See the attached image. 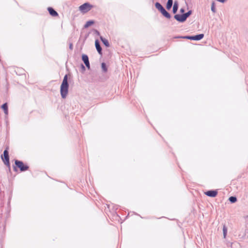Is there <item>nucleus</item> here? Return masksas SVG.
<instances>
[{
	"instance_id": "f257e3e1",
	"label": "nucleus",
	"mask_w": 248,
	"mask_h": 248,
	"mask_svg": "<svg viewBox=\"0 0 248 248\" xmlns=\"http://www.w3.org/2000/svg\"><path fill=\"white\" fill-rule=\"evenodd\" d=\"M69 83L68 82V75L64 76L62 84L60 87V93L62 98H65L68 93Z\"/></svg>"
},
{
	"instance_id": "f03ea898",
	"label": "nucleus",
	"mask_w": 248,
	"mask_h": 248,
	"mask_svg": "<svg viewBox=\"0 0 248 248\" xmlns=\"http://www.w3.org/2000/svg\"><path fill=\"white\" fill-rule=\"evenodd\" d=\"M18 168L20 171H25L29 169V167L25 164L23 161L16 160H15V165L13 166V169L15 171H17Z\"/></svg>"
},
{
	"instance_id": "7ed1b4c3",
	"label": "nucleus",
	"mask_w": 248,
	"mask_h": 248,
	"mask_svg": "<svg viewBox=\"0 0 248 248\" xmlns=\"http://www.w3.org/2000/svg\"><path fill=\"white\" fill-rule=\"evenodd\" d=\"M155 7L166 18L170 19L171 17L170 14L166 11L164 7L158 2L155 3Z\"/></svg>"
},
{
	"instance_id": "20e7f679",
	"label": "nucleus",
	"mask_w": 248,
	"mask_h": 248,
	"mask_svg": "<svg viewBox=\"0 0 248 248\" xmlns=\"http://www.w3.org/2000/svg\"><path fill=\"white\" fill-rule=\"evenodd\" d=\"M204 37V34L202 33L197 34L193 36H176L175 38H183V39H187L190 40H196L199 41L202 39Z\"/></svg>"
},
{
	"instance_id": "39448f33",
	"label": "nucleus",
	"mask_w": 248,
	"mask_h": 248,
	"mask_svg": "<svg viewBox=\"0 0 248 248\" xmlns=\"http://www.w3.org/2000/svg\"><path fill=\"white\" fill-rule=\"evenodd\" d=\"M92 7V5L88 2H86L81 5L79 9L82 13H85L89 11Z\"/></svg>"
},
{
	"instance_id": "423d86ee",
	"label": "nucleus",
	"mask_w": 248,
	"mask_h": 248,
	"mask_svg": "<svg viewBox=\"0 0 248 248\" xmlns=\"http://www.w3.org/2000/svg\"><path fill=\"white\" fill-rule=\"evenodd\" d=\"M82 61L84 62L85 66L88 69H90V64L89 57L87 55L83 54L81 56Z\"/></svg>"
},
{
	"instance_id": "0eeeda50",
	"label": "nucleus",
	"mask_w": 248,
	"mask_h": 248,
	"mask_svg": "<svg viewBox=\"0 0 248 248\" xmlns=\"http://www.w3.org/2000/svg\"><path fill=\"white\" fill-rule=\"evenodd\" d=\"M175 20L180 23H183L186 20L184 14H176L174 16Z\"/></svg>"
},
{
	"instance_id": "6e6552de",
	"label": "nucleus",
	"mask_w": 248,
	"mask_h": 248,
	"mask_svg": "<svg viewBox=\"0 0 248 248\" xmlns=\"http://www.w3.org/2000/svg\"><path fill=\"white\" fill-rule=\"evenodd\" d=\"M1 158L2 161L9 159L8 146H6L3 155H1Z\"/></svg>"
},
{
	"instance_id": "1a4fd4ad",
	"label": "nucleus",
	"mask_w": 248,
	"mask_h": 248,
	"mask_svg": "<svg viewBox=\"0 0 248 248\" xmlns=\"http://www.w3.org/2000/svg\"><path fill=\"white\" fill-rule=\"evenodd\" d=\"M218 192L217 190H210L206 191L204 194L209 197L212 198H214L216 197L217 195Z\"/></svg>"
},
{
	"instance_id": "9d476101",
	"label": "nucleus",
	"mask_w": 248,
	"mask_h": 248,
	"mask_svg": "<svg viewBox=\"0 0 248 248\" xmlns=\"http://www.w3.org/2000/svg\"><path fill=\"white\" fill-rule=\"evenodd\" d=\"M95 46L98 53L102 55V49L100 44V42L98 40H96L95 41Z\"/></svg>"
},
{
	"instance_id": "9b49d317",
	"label": "nucleus",
	"mask_w": 248,
	"mask_h": 248,
	"mask_svg": "<svg viewBox=\"0 0 248 248\" xmlns=\"http://www.w3.org/2000/svg\"><path fill=\"white\" fill-rule=\"evenodd\" d=\"M47 10L49 12L50 15L53 17H55L58 16V13L52 8L51 7H49L47 8Z\"/></svg>"
},
{
	"instance_id": "f8f14e48",
	"label": "nucleus",
	"mask_w": 248,
	"mask_h": 248,
	"mask_svg": "<svg viewBox=\"0 0 248 248\" xmlns=\"http://www.w3.org/2000/svg\"><path fill=\"white\" fill-rule=\"evenodd\" d=\"M179 7V3L177 0L174 1L173 8H172V12L173 14H176L178 11Z\"/></svg>"
},
{
	"instance_id": "ddd939ff",
	"label": "nucleus",
	"mask_w": 248,
	"mask_h": 248,
	"mask_svg": "<svg viewBox=\"0 0 248 248\" xmlns=\"http://www.w3.org/2000/svg\"><path fill=\"white\" fill-rule=\"evenodd\" d=\"M1 108L3 110L4 113L6 115L8 114V107L7 103H5L1 106Z\"/></svg>"
},
{
	"instance_id": "4468645a",
	"label": "nucleus",
	"mask_w": 248,
	"mask_h": 248,
	"mask_svg": "<svg viewBox=\"0 0 248 248\" xmlns=\"http://www.w3.org/2000/svg\"><path fill=\"white\" fill-rule=\"evenodd\" d=\"M173 5V0H168L166 3V9L168 10H170Z\"/></svg>"
},
{
	"instance_id": "2eb2a0df",
	"label": "nucleus",
	"mask_w": 248,
	"mask_h": 248,
	"mask_svg": "<svg viewBox=\"0 0 248 248\" xmlns=\"http://www.w3.org/2000/svg\"><path fill=\"white\" fill-rule=\"evenodd\" d=\"M100 40L103 43V44L106 46V47H109V43L108 40L106 39L103 38L102 36L100 37Z\"/></svg>"
},
{
	"instance_id": "dca6fc26",
	"label": "nucleus",
	"mask_w": 248,
	"mask_h": 248,
	"mask_svg": "<svg viewBox=\"0 0 248 248\" xmlns=\"http://www.w3.org/2000/svg\"><path fill=\"white\" fill-rule=\"evenodd\" d=\"M94 23V21L92 20H89L86 22L84 26V28H87L90 26L93 25Z\"/></svg>"
},
{
	"instance_id": "f3484780",
	"label": "nucleus",
	"mask_w": 248,
	"mask_h": 248,
	"mask_svg": "<svg viewBox=\"0 0 248 248\" xmlns=\"http://www.w3.org/2000/svg\"><path fill=\"white\" fill-rule=\"evenodd\" d=\"M229 201L232 203H235L237 202V198L235 196H231L229 198Z\"/></svg>"
},
{
	"instance_id": "a211bd4d",
	"label": "nucleus",
	"mask_w": 248,
	"mask_h": 248,
	"mask_svg": "<svg viewBox=\"0 0 248 248\" xmlns=\"http://www.w3.org/2000/svg\"><path fill=\"white\" fill-rule=\"evenodd\" d=\"M101 68L104 72L106 73L107 72L108 68L105 62H102L101 63Z\"/></svg>"
},
{
	"instance_id": "6ab92c4d",
	"label": "nucleus",
	"mask_w": 248,
	"mask_h": 248,
	"mask_svg": "<svg viewBox=\"0 0 248 248\" xmlns=\"http://www.w3.org/2000/svg\"><path fill=\"white\" fill-rule=\"evenodd\" d=\"M223 233L224 238H226L227 234V228L224 225L223 227Z\"/></svg>"
},
{
	"instance_id": "aec40b11",
	"label": "nucleus",
	"mask_w": 248,
	"mask_h": 248,
	"mask_svg": "<svg viewBox=\"0 0 248 248\" xmlns=\"http://www.w3.org/2000/svg\"><path fill=\"white\" fill-rule=\"evenodd\" d=\"M192 10H189L188 12L184 13L185 16L186 18L187 19V18L192 14Z\"/></svg>"
},
{
	"instance_id": "412c9836",
	"label": "nucleus",
	"mask_w": 248,
	"mask_h": 248,
	"mask_svg": "<svg viewBox=\"0 0 248 248\" xmlns=\"http://www.w3.org/2000/svg\"><path fill=\"white\" fill-rule=\"evenodd\" d=\"M4 164L8 167L9 170H11L9 159L3 161Z\"/></svg>"
},
{
	"instance_id": "4be33fe9",
	"label": "nucleus",
	"mask_w": 248,
	"mask_h": 248,
	"mask_svg": "<svg viewBox=\"0 0 248 248\" xmlns=\"http://www.w3.org/2000/svg\"><path fill=\"white\" fill-rule=\"evenodd\" d=\"M80 72L82 73H84V72H85L86 69H85V66L82 63L80 64Z\"/></svg>"
},
{
	"instance_id": "5701e85b",
	"label": "nucleus",
	"mask_w": 248,
	"mask_h": 248,
	"mask_svg": "<svg viewBox=\"0 0 248 248\" xmlns=\"http://www.w3.org/2000/svg\"><path fill=\"white\" fill-rule=\"evenodd\" d=\"M215 2H213L212 3V5H211V11L213 12V13H216V8H215Z\"/></svg>"
},
{
	"instance_id": "b1692460",
	"label": "nucleus",
	"mask_w": 248,
	"mask_h": 248,
	"mask_svg": "<svg viewBox=\"0 0 248 248\" xmlns=\"http://www.w3.org/2000/svg\"><path fill=\"white\" fill-rule=\"evenodd\" d=\"M69 48L70 49L72 50L73 49V46L72 43H70L69 45Z\"/></svg>"
},
{
	"instance_id": "393cba45",
	"label": "nucleus",
	"mask_w": 248,
	"mask_h": 248,
	"mask_svg": "<svg viewBox=\"0 0 248 248\" xmlns=\"http://www.w3.org/2000/svg\"><path fill=\"white\" fill-rule=\"evenodd\" d=\"M185 9H184V8H181V9H180V12L182 14H183L185 13Z\"/></svg>"
},
{
	"instance_id": "a878e982",
	"label": "nucleus",
	"mask_w": 248,
	"mask_h": 248,
	"mask_svg": "<svg viewBox=\"0 0 248 248\" xmlns=\"http://www.w3.org/2000/svg\"><path fill=\"white\" fill-rule=\"evenodd\" d=\"M217 0L221 3H224L226 1V0Z\"/></svg>"
},
{
	"instance_id": "bb28decb",
	"label": "nucleus",
	"mask_w": 248,
	"mask_h": 248,
	"mask_svg": "<svg viewBox=\"0 0 248 248\" xmlns=\"http://www.w3.org/2000/svg\"><path fill=\"white\" fill-rule=\"evenodd\" d=\"M94 32L96 34H97V35H99V32L96 30H94Z\"/></svg>"
},
{
	"instance_id": "cd10ccee",
	"label": "nucleus",
	"mask_w": 248,
	"mask_h": 248,
	"mask_svg": "<svg viewBox=\"0 0 248 248\" xmlns=\"http://www.w3.org/2000/svg\"><path fill=\"white\" fill-rule=\"evenodd\" d=\"M9 206H8V209H9ZM7 212H10V210L8 209V211Z\"/></svg>"
},
{
	"instance_id": "c85d7f7f",
	"label": "nucleus",
	"mask_w": 248,
	"mask_h": 248,
	"mask_svg": "<svg viewBox=\"0 0 248 248\" xmlns=\"http://www.w3.org/2000/svg\"><path fill=\"white\" fill-rule=\"evenodd\" d=\"M10 200H9V202H8V205L10 204Z\"/></svg>"
}]
</instances>
